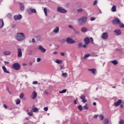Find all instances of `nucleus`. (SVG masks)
Wrapping results in <instances>:
<instances>
[{
    "mask_svg": "<svg viewBox=\"0 0 124 124\" xmlns=\"http://www.w3.org/2000/svg\"><path fill=\"white\" fill-rule=\"evenodd\" d=\"M15 38L17 41L21 42L22 41H24L25 39H26V35L24 33H19L17 32L15 36Z\"/></svg>",
    "mask_w": 124,
    "mask_h": 124,
    "instance_id": "1",
    "label": "nucleus"
},
{
    "mask_svg": "<svg viewBox=\"0 0 124 124\" xmlns=\"http://www.w3.org/2000/svg\"><path fill=\"white\" fill-rule=\"evenodd\" d=\"M87 18L86 16H83L81 17L80 18L78 19V24H79L80 26H82V25H83V24H85V23L87 22Z\"/></svg>",
    "mask_w": 124,
    "mask_h": 124,
    "instance_id": "2",
    "label": "nucleus"
},
{
    "mask_svg": "<svg viewBox=\"0 0 124 124\" xmlns=\"http://www.w3.org/2000/svg\"><path fill=\"white\" fill-rule=\"evenodd\" d=\"M57 12L62 13V14H65V13H67V10L62 6H59L57 7Z\"/></svg>",
    "mask_w": 124,
    "mask_h": 124,
    "instance_id": "3",
    "label": "nucleus"
},
{
    "mask_svg": "<svg viewBox=\"0 0 124 124\" xmlns=\"http://www.w3.org/2000/svg\"><path fill=\"white\" fill-rule=\"evenodd\" d=\"M12 68L15 70H20L21 69V65L19 63L16 62L13 64Z\"/></svg>",
    "mask_w": 124,
    "mask_h": 124,
    "instance_id": "4",
    "label": "nucleus"
},
{
    "mask_svg": "<svg viewBox=\"0 0 124 124\" xmlns=\"http://www.w3.org/2000/svg\"><path fill=\"white\" fill-rule=\"evenodd\" d=\"M112 23L113 25H120L121 24V20L119 18L115 17L114 19L112 20Z\"/></svg>",
    "mask_w": 124,
    "mask_h": 124,
    "instance_id": "5",
    "label": "nucleus"
},
{
    "mask_svg": "<svg viewBox=\"0 0 124 124\" xmlns=\"http://www.w3.org/2000/svg\"><path fill=\"white\" fill-rule=\"evenodd\" d=\"M66 42L68 44H74L75 43V40L69 37L66 38Z\"/></svg>",
    "mask_w": 124,
    "mask_h": 124,
    "instance_id": "6",
    "label": "nucleus"
},
{
    "mask_svg": "<svg viewBox=\"0 0 124 124\" xmlns=\"http://www.w3.org/2000/svg\"><path fill=\"white\" fill-rule=\"evenodd\" d=\"M108 32H107L103 33L101 36V38H102V39H104V40H106V39H108Z\"/></svg>",
    "mask_w": 124,
    "mask_h": 124,
    "instance_id": "7",
    "label": "nucleus"
},
{
    "mask_svg": "<svg viewBox=\"0 0 124 124\" xmlns=\"http://www.w3.org/2000/svg\"><path fill=\"white\" fill-rule=\"evenodd\" d=\"M23 18V16L21 15H15L14 16V19L15 21H18L21 20Z\"/></svg>",
    "mask_w": 124,
    "mask_h": 124,
    "instance_id": "8",
    "label": "nucleus"
},
{
    "mask_svg": "<svg viewBox=\"0 0 124 124\" xmlns=\"http://www.w3.org/2000/svg\"><path fill=\"white\" fill-rule=\"evenodd\" d=\"M38 50L42 52V53H45L46 52V49L44 48L41 45H39L38 47Z\"/></svg>",
    "mask_w": 124,
    "mask_h": 124,
    "instance_id": "9",
    "label": "nucleus"
},
{
    "mask_svg": "<svg viewBox=\"0 0 124 124\" xmlns=\"http://www.w3.org/2000/svg\"><path fill=\"white\" fill-rule=\"evenodd\" d=\"M27 11L29 14H31V13H36L35 9L29 8L27 10Z\"/></svg>",
    "mask_w": 124,
    "mask_h": 124,
    "instance_id": "10",
    "label": "nucleus"
},
{
    "mask_svg": "<svg viewBox=\"0 0 124 124\" xmlns=\"http://www.w3.org/2000/svg\"><path fill=\"white\" fill-rule=\"evenodd\" d=\"M22 56V49L20 48H17V57L21 58Z\"/></svg>",
    "mask_w": 124,
    "mask_h": 124,
    "instance_id": "11",
    "label": "nucleus"
},
{
    "mask_svg": "<svg viewBox=\"0 0 124 124\" xmlns=\"http://www.w3.org/2000/svg\"><path fill=\"white\" fill-rule=\"evenodd\" d=\"M123 102V101L122 100V99H119L118 100L117 102H115L114 103V105L115 106H119V105H121V104H122V103Z\"/></svg>",
    "mask_w": 124,
    "mask_h": 124,
    "instance_id": "12",
    "label": "nucleus"
},
{
    "mask_svg": "<svg viewBox=\"0 0 124 124\" xmlns=\"http://www.w3.org/2000/svg\"><path fill=\"white\" fill-rule=\"evenodd\" d=\"M114 33H115L116 35H121V34H122V32L121 31V30L119 29L115 30Z\"/></svg>",
    "mask_w": 124,
    "mask_h": 124,
    "instance_id": "13",
    "label": "nucleus"
},
{
    "mask_svg": "<svg viewBox=\"0 0 124 124\" xmlns=\"http://www.w3.org/2000/svg\"><path fill=\"white\" fill-rule=\"evenodd\" d=\"M89 71H91V73H93V75H96V69H88Z\"/></svg>",
    "mask_w": 124,
    "mask_h": 124,
    "instance_id": "14",
    "label": "nucleus"
},
{
    "mask_svg": "<svg viewBox=\"0 0 124 124\" xmlns=\"http://www.w3.org/2000/svg\"><path fill=\"white\" fill-rule=\"evenodd\" d=\"M37 96V93L35 91L33 92L32 95L31 96L32 99H35V98Z\"/></svg>",
    "mask_w": 124,
    "mask_h": 124,
    "instance_id": "15",
    "label": "nucleus"
},
{
    "mask_svg": "<svg viewBox=\"0 0 124 124\" xmlns=\"http://www.w3.org/2000/svg\"><path fill=\"white\" fill-rule=\"evenodd\" d=\"M53 31L54 33H59V31H60V27H56L53 30Z\"/></svg>",
    "mask_w": 124,
    "mask_h": 124,
    "instance_id": "16",
    "label": "nucleus"
},
{
    "mask_svg": "<svg viewBox=\"0 0 124 124\" xmlns=\"http://www.w3.org/2000/svg\"><path fill=\"white\" fill-rule=\"evenodd\" d=\"M84 41L85 44H86V45H88L90 44V38H89V37H86L84 39Z\"/></svg>",
    "mask_w": 124,
    "mask_h": 124,
    "instance_id": "17",
    "label": "nucleus"
},
{
    "mask_svg": "<svg viewBox=\"0 0 124 124\" xmlns=\"http://www.w3.org/2000/svg\"><path fill=\"white\" fill-rule=\"evenodd\" d=\"M19 4L20 5V10L21 11H24L25 9V5H24V3L20 2Z\"/></svg>",
    "mask_w": 124,
    "mask_h": 124,
    "instance_id": "18",
    "label": "nucleus"
},
{
    "mask_svg": "<svg viewBox=\"0 0 124 124\" xmlns=\"http://www.w3.org/2000/svg\"><path fill=\"white\" fill-rule=\"evenodd\" d=\"M4 26V23L3 22V19H0V29H2Z\"/></svg>",
    "mask_w": 124,
    "mask_h": 124,
    "instance_id": "19",
    "label": "nucleus"
},
{
    "mask_svg": "<svg viewBox=\"0 0 124 124\" xmlns=\"http://www.w3.org/2000/svg\"><path fill=\"white\" fill-rule=\"evenodd\" d=\"M3 54L5 56H10V55H11V51L9 50H6L4 52Z\"/></svg>",
    "mask_w": 124,
    "mask_h": 124,
    "instance_id": "20",
    "label": "nucleus"
},
{
    "mask_svg": "<svg viewBox=\"0 0 124 124\" xmlns=\"http://www.w3.org/2000/svg\"><path fill=\"white\" fill-rule=\"evenodd\" d=\"M111 11L112 12H116L117 11V7L116 5H113L111 9Z\"/></svg>",
    "mask_w": 124,
    "mask_h": 124,
    "instance_id": "21",
    "label": "nucleus"
},
{
    "mask_svg": "<svg viewBox=\"0 0 124 124\" xmlns=\"http://www.w3.org/2000/svg\"><path fill=\"white\" fill-rule=\"evenodd\" d=\"M32 110L34 113H36V112H38V111H39V109L35 107H33L32 108Z\"/></svg>",
    "mask_w": 124,
    "mask_h": 124,
    "instance_id": "22",
    "label": "nucleus"
},
{
    "mask_svg": "<svg viewBox=\"0 0 124 124\" xmlns=\"http://www.w3.org/2000/svg\"><path fill=\"white\" fill-rule=\"evenodd\" d=\"M81 31L82 32H87L88 31V28L87 27H82Z\"/></svg>",
    "mask_w": 124,
    "mask_h": 124,
    "instance_id": "23",
    "label": "nucleus"
},
{
    "mask_svg": "<svg viewBox=\"0 0 124 124\" xmlns=\"http://www.w3.org/2000/svg\"><path fill=\"white\" fill-rule=\"evenodd\" d=\"M2 69L4 72H5V73H8V74L10 73L9 71H7V69H6V67H5V66H2Z\"/></svg>",
    "mask_w": 124,
    "mask_h": 124,
    "instance_id": "24",
    "label": "nucleus"
},
{
    "mask_svg": "<svg viewBox=\"0 0 124 124\" xmlns=\"http://www.w3.org/2000/svg\"><path fill=\"white\" fill-rule=\"evenodd\" d=\"M111 62L114 64V65H117L118 63H119V62H118V61L117 60H114V61H111Z\"/></svg>",
    "mask_w": 124,
    "mask_h": 124,
    "instance_id": "25",
    "label": "nucleus"
},
{
    "mask_svg": "<svg viewBox=\"0 0 124 124\" xmlns=\"http://www.w3.org/2000/svg\"><path fill=\"white\" fill-rule=\"evenodd\" d=\"M62 76L64 78H66L67 77V73H63V71H62Z\"/></svg>",
    "mask_w": 124,
    "mask_h": 124,
    "instance_id": "26",
    "label": "nucleus"
},
{
    "mask_svg": "<svg viewBox=\"0 0 124 124\" xmlns=\"http://www.w3.org/2000/svg\"><path fill=\"white\" fill-rule=\"evenodd\" d=\"M103 123L104 124H109V120L108 119L106 118L104 120Z\"/></svg>",
    "mask_w": 124,
    "mask_h": 124,
    "instance_id": "27",
    "label": "nucleus"
},
{
    "mask_svg": "<svg viewBox=\"0 0 124 124\" xmlns=\"http://www.w3.org/2000/svg\"><path fill=\"white\" fill-rule=\"evenodd\" d=\"M89 57H90V54H86L84 56L83 59L84 60H87Z\"/></svg>",
    "mask_w": 124,
    "mask_h": 124,
    "instance_id": "28",
    "label": "nucleus"
},
{
    "mask_svg": "<svg viewBox=\"0 0 124 124\" xmlns=\"http://www.w3.org/2000/svg\"><path fill=\"white\" fill-rule=\"evenodd\" d=\"M16 105H18L19 104H20V103H21V100H20V99H17L16 100Z\"/></svg>",
    "mask_w": 124,
    "mask_h": 124,
    "instance_id": "29",
    "label": "nucleus"
},
{
    "mask_svg": "<svg viewBox=\"0 0 124 124\" xmlns=\"http://www.w3.org/2000/svg\"><path fill=\"white\" fill-rule=\"evenodd\" d=\"M36 39L37 41H40L42 39V38H41V36H37L36 37Z\"/></svg>",
    "mask_w": 124,
    "mask_h": 124,
    "instance_id": "30",
    "label": "nucleus"
},
{
    "mask_svg": "<svg viewBox=\"0 0 124 124\" xmlns=\"http://www.w3.org/2000/svg\"><path fill=\"white\" fill-rule=\"evenodd\" d=\"M44 12L46 16H47V8L45 7L44 8Z\"/></svg>",
    "mask_w": 124,
    "mask_h": 124,
    "instance_id": "31",
    "label": "nucleus"
},
{
    "mask_svg": "<svg viewBox=\"0 0 124 124\" xmlns=\"http://www.w3.org/2000/svg\"><path fill=\"white\" fill-rule=\"evenodd\" d=\"M62 62V61L57 59L56 60L55 62H56V63H58L59 64H60V63H61Z\"/></svg>",
    "mask_w": 124,
    "mask_h": 124,
    "instance_id": "32",
    "label": "nucleus"
},
{
    "mask_svg": "<svg viewBox=\"0 0 124 124\" xmlns=\"http://www.w3.org/2000/svg\"><path fill=\"white\" fill-rule=\"evenodd\" d=\"M99 117L101 121H102L104 119V116H103V115H102H102H100L99 116Z\"/></svg>",
    "mask_w": 124,
    "mask_h": 124,
    "instance_id": "33",
    "label": "nucleus"
},
{
    "mask_svg": "<svg viewBox=\"0 0 124 124\" xmlns=\"http://www.w3.org/2000/svg\"><path fill=\"white\" fill-rule=\"evenodd\" d=\"M78 109L79 110V111H82V110H83V107L82 105L78 106Z\"/></svg>",
    "mask_w": 124,
    "mask_h": 124,
    "instance_id": "34",
    "label": "nucleus"
},
{
    "mask_svg": "<svg viewBox=\"0 0 124 124\" xmlns=\"http://www.w3.org/2000/svg\"><path fill=\"white\" fill-rule=\"evenodd\" d=\"M28 114L29 116H31L33 115V113H32V111L31 110L28 112Z\"/></svg>",
    "mask_w": 124,
    "mask_h": 124,
    "instance_id": "35",
    "label": "nucleus"
},
{
    "mask_svg": "<svg viewBox=\"0 0 124 124\" xmlns=\"http://www.w3.org/2000/svg\"><path fill=\"white\" fill-rule=\"evenodd\" d=\"M83 108H84V110H88V109H89V108H88V105H87V104H86L83 106Z\"/></svg>",
    "mask_w": 124,
    "mask_h": 124,
    "instance_id": "36",
    "label": "nucleus"
},
{
    "mask_svg": "<svg viewBox=\"0 0 124 124\" xmlns=\"http://www.w3.org/2000/svg\"><path fill=\"white\" fill-rule=\"evenodd\" d=\"M66 93V89H64L60 92V93Z\"/></svg>",
    "mask_w": 124,
    "mask_h": 124,
    "instance_id": "37",
    "label": "nucleus"
},
{
    "mask_svg": "<svg viewBox=\"0 0 124 124\" xmlns=\"http://www.w3.org/2000/svg\"><path fill=\"white\" fill-rule=\"evenodd\" d=\"M85 98H86V96L84 95L83 94L80 96V99H82V100L83 99H85Z\"/></svg>",
    "mask_w": 124,
    "mask_h": 124,
    "instance_id": "38",
    "label": "nucleus"
},
{
    "mask_svg": "<svg viewBox=\"0 0 124 124\" xmlns=\"http://www.w3.org/2000/svg\"><path fill=\"white\" fill-rule=\"evenodd\" d=\"M119 124H124V120L123 119L120 120V121L119 122Z\"/></svg>",
    "mask_w": 124,
    "mask_h": 124,
    "instance_id": "39",
    "label": "nucleus"
},
{
    "mask_svg": "<svg viewBox=\"0 0 124 124\" xmlns=\"http://www.w3.org/2000/svg\"><path fill=\"white\" fill-rule=\"evenodd\" d=\"M11 16H12V15L11 14V13H9V14H8V15H7V18H11Z\"/></svg>",
    "mask_w": 124,
    "mask_h": 124,
    "instance_id": "40",
    "label": "nucleus"
},
{
    "mask_svg": "<svg viewBox=\"0 0 124 124\" xmlns=\"http://www.w3.org/2000/svg\"><path fill=\"white\" fill-rule=\"evenodd\" d=\"M78 48H82L83 47V44L82 43H80L78 44Z\"/></svg>",
    "mask_w": 124,
    "mask_h": 124,
    "instance_id": "41",
    "label": "nucleus"
},
{
    "mask_svg": "<svg viewBox=\"0 0 124 124\" xmlns=\"http://www.w3.org/2000/svg\"><path fill=\"white\" fill-rule=\"evenodd\" d=\"M96 19V17H92L90 18V20L91 21H94Z\"/></svg>",
    "mask_w": 124,
    "mask_h": 124,
    "instance_id": "42",
    "label": "nucleus"
},
{
    "mask_svg": "<svg viewBox=\"0 0 124 124\" xmlns=\"http://www.w3.org/2000/svg\"><path fill=\"white\" fill-rule=\"evenodd\" d=\"M78 13L83 12V9H82V8L78 9Z\"/></svg>",
    "mask_w": 124,
    "mask_h": 124,
    "instance_id": "43",
    "label": "nucleus"
},
{
    "mask_svg": "<svg viewBox=\"0 0 124 124\" xmlns=\"http://www.w3.org/2000/svg\"><path fill=\"white\" fill-rule=\"evenodd\" d=\"M118 25H119L120 28H124V24L122 23V22H121V23Z\"/></svg>",
    "mask_w": 124,
    "mask_h": 124,
    "instance_id": "44",
    "label": "nucleus"
},
{
    "mask_svg": "<svg viewBox=\"0 0 124 124\" xmlns=\"http://www.w3.org/2000/svg\"><path fill=\"white\" fill-rule=\"evenodd\" d=\"M89 40H90L92 43H93V44H94V43H93V38L91 37Z\"/></svg>",
    "mask_w": 124,
    "mask_h": 124,
    "instance_id": "45",
    "label": "nucleus"
},
{
    "mask_svg": "<svg viewBox=\"0 0 124 124\" xmlns=\"http://www.w3.org/2000/svg\"><path fill=\"white\" fill-rule=\"evenodd\" d=\"M97 2H98L97 0H95L94 1V2H93V5H96L97 4Z\"/></svg>",
    "mask_w": 124,
    "mask_h": 124,
    "instance_id": "46",
    "label": "nucleus"
},
{
    "mask_svg": "<svg viewBox=\"0 0 124 124\" xmlns=\"http://www.w3.org/2000/svg\"><path fill=\"white\" fill-rule=\"evenodd\" d=\"M24 93H21L20 95V98L22 99L24 97Z\"/></svg>",
    "mask_w": 124,
    "mask_h": 124,
    "instance_id": "47",
    "label": "nucleus"
},
{
    "mask_svg": "<svg viewBox=\"0 0 124 124\" xmlns=\"http://www.w3.org/2000/svg\"><path fill=\"white\" fill-rule=\"evenodd\" d=\"M28 55H31L32 54V50H30L28 51Z\"/></svg>",
    "mask_w": 124,
    "mask_h": 124,
    "instance_id": "48",
    "label": "nucleus"
},
{
    "mask_svg": "<svg viewBox=\"0 0 124 124\" xmlns=\"http://www.w3.org/2000/svg\"><path fill=\"white\" fill-rule=\"evenodd\" d=\"M38 83V82L37 81H33V82H32V84H33V85H37Z\"/></svg>",
    "mask_w": 124,
    "mask_h": 124,
    "instance_id": "49",
    "label": "nucleus"
},
{
    "mask_svg": "<svg viewBox=\"0 0 124 124\" xmlns=\"http://www.w3.org/2000/svg\"><path fill=\"white\" fill-rule=\"evenodd\" d=\"M60 54H61V55L62 56H65V53H64L63 52H61Z\"/></svg>",
    "mask_w": 124,
    "mask_h": 124,
    "instance_id": "50",
    "label": "nucleus"
},
{
    "mask_svg": "<svg viewBox=\"0 0 124 124\" xmlns=\"http://www.w3.org/2000/svg\"><path fill=\"white\" fill-rule=\"evenodd\" d=\"M41 61V58H38L37 59V62H40Z\"/></svg>",
    "mask_w": 124,
    "mask_h": 124,
    "instance_id": "51",
    "label": "nucleus"
},
{
    "mask_svg": "<svg viewBox=\"0 0 124 124\" xmlns=\"http://www.w3.org/2000/svg\"><path fill=\"white\" fill-rule=\"evenodd\" d=\"M87 99H82V102H83V103H85V102H87Z\"/></svg>",
    "mask_w": 124,
    "mask_h": 124,
    "instance_id": "52",
    "label": "nucleus"
},
{
    "mask_svg": "<svg viewBox=\"0 0 124 124\" xmlns=\"http://www.w3.org/2000/svg\"><path fill=\"white\" fill-rule=\"evenodd\" d=\"M97 117H98V115L95 114L94 115L93 118L94 119H97Z\"/></svg>",
    "mask_w": 124,
    "mask_h": 124,
    "instance_id": "53",
    "label": "nucleus"
},
{
    "mask_svg": "<svg viewBox=\"0 0 124 124\" xmlns=\"http://www.w3.org/2000/svg\"><path fill=\"white\" fill-rule=\"evenodd\" d=\"M44 110L45 111H47V110H48V107H45V108H44Z\"/></svg>",
    "mask_w": 124,
    "mask_h": 124,
    "instance_id": "54",
    "label": "nucleus"
},
{
    "mask_svg": "<svg viewBox=\"0 0 124 124\" xmlns=\"http://www.w3.org/2000/svg\"><path fill=\"white\" fill-rule=\"evenodd\" d=\"M44 93H45V94H46V95H48V91L46 90L44 91Z\"/></svg>",
    "mask_w": 124,
    "mask_h": 124,
    "instance_id": "55",
    "label": "nucleus"
},
{
    "mask_svg": "<svg viewBox=\"0 0 124 124\" xmlns=\"http://www.w3.org/2000/svg\"><path fill=\"white\" fill-rule=\"evenodd\" d=\"M60 67H61V69H64V68H65V67H64L63 65H61Z\"/></svg>",
    "mask_w": 124,
    "mask_h": 124,
    "instance_id": "56",
    "label": "nucleus"
},
{
    "mask_svg": "<svg viewBox=\"0 0 124 124\" xmlns=\"http://www.w3.org/2000/svg\"><path fill=\"white\" fill-rule=\"evenodd\" d=\"M3 107L5 109H7V106H6L5 104L3 105Z\"/></svg>",
    "mask_w": 124,
    "mask_h": 124,
    "instance_id": "57",
    "label": "nucleus"
},
{
    "mask_svg": "<svg viewBox=\"0 0 124 124\" xmlns=\"http://www.w3.org/2000/svg\"><path fill=\"white\" fill-rule=\"evenodd\" d=\"M32 42H33V43H35V39L32 38Z\"/></svg>",
    "mask_w": 124,
    "mask_h": 124,
    "instance_id": "58",
    "label": "nucleus"
},
{
    "mask_svg": "<svg viewBox=\"0 0 124 124\" xmlns=\"http://www.w3.org/2000/svg\"><path fill=\"white\" fill-rule=\"evenodd\" d=\"M4 63H5V64H9V62H7V61H5Z\"/></svg>",
    "mask_w": 124,
    "mask_h": 124,
    "instance_id": "59",
    "label": "nucleus"
},
{
    "mask_svg": "<svg viewBox=\"0 0 124 124\" xmlns=\"http://www.w3.org/2000/svg\"><path fill=\"white\" fill-rule=\"evenodd\" d=\"M78 99L77 98L74 101V103L75 104H77V102H76V101H77Z\"/></svg>",
    "mask_w": 124,
    "mask_h": 124,
    "instance_id": "60",
    "label": "nucleus"
},
{
    "mask_svg": "<svg viewBox=\"0 0 124 124\" xmlns=\"http://www.w3.org/2000/svg\"><path fill=\"white\" fill-rule=\"evenodd\" d=\"M68 28H69L70 29H74V28L72 26V25H69Z\"/></svg>",
    "mask_w": 124,
    "mask_h": 124,
    "instance_id": "61",
    "label": "nucleus"
},
{
    "mask_svg": "<svg viewBox=\"0 0 124 124\" xmlns=\"http://www.w3.org/2000/svg\"><path fill=\"white\" fill-rule=\"evenodd\" d=\"M53 54H54V55H58V52H57V51H54V52H53Z\"/></svg>",
    "mask_w": 124,
    "mask_h": 124,
    "instance_id": "62",
    "label": "nucleus"
},
{
    "mask_svg": "<svg viewBox=\"0 0 124 124\" xmlns=\"http://www.w3.org/2000/svg\"><path fill=\"white\" fill-rule=\"evenodd\" d=\"M22 65H23V66H26V65H27V63H22Z\"/></svg>",
    "mask_w": 124,
    "mask_h": 124,
    "instance_id": "63",
    "label": "nucleus"
},
{
    "mask_svg": "<svg viewBox=\"0 0 124 124\" xmlns=\"http://www.w3.org/2000/svg\"><path fill=\"white\" fill-rule=\"evenodd\" d=\"M84 48H86L87 47V44H84L83 46H82Z\"/></svg>",
    "mask_w": 124,
    "mask_h": 124,
    "instance_id": "64",
    "label": "nucleus"
}]
</instances>
